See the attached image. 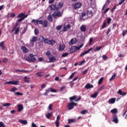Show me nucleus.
Wrapping results in <instances>:
<instances>
[{
  "label": "nucleus",
  "instance_id": "2eb2a0df",
  "mask_svg": "<svg viewBox=\"0 0 127 127\" xmlns=\"http://www.w3.org/2000/svg\"><path fill=\"white\" fill-rule=\"evenodd\" d=\"M80 29L81 31H82V32H85V31L87 30V29L86 28V25H82L80 27Z\"/></svg>",
  "mask_w": 127,
  "mask_h": 127
},
{
  "label": "nucleus",
  "instance_id": "bb28decb",
  "mask_svg": "<svg viewBox=\"0 0 127 127\" xmlns=\"http://www.w3.org/2000/svg\"><path fill=\"white\" fill-rule=\"evenodd\" d=\"M31 22H33L35 25H38V23H39V21H38V20L33 19L32 20Z\"/></svg>",
  "mask_w": 127,
  "mask_h": 127
},
{
  "label": "nucleus",
  "instance_id": "a211bd4d",
  "mask_svg": "<svg viewBox=\"0 0 127 127\" xmlns=\"http://www.w3.org/2000/svg\"><path fill=\"white\" fill-rule=\"evenodd\" d=\"M108 103L109 104H115V103H116V98H111L109 99Z\"/></svg>",
  "mask_w": 127,
  "mask_h": 127
},
{
  "label": "nucleus",
  "instance_id": "6e6552de",
  "mask_svg": "<svg viewBox=\"0 0 127 127\" xmlns=\"http://www.w3.org/2000/svg\"><path fill=\"white\" fill-rule=\"evenodd\" d=\"M93 50V48H90L88 50L83 52L80 55V57H82V56H84V55H86V54H88L90 51H92Z\"/></svg>",
  "mask_w": 127,
  "mask_h": 127
},
{
  "label": "nucleus",
  "instance_id": "7ed1b4c3",
  "mask_svg": "<svg viewBox=\"0 0 127 127\" xmlns=\"http://www.w3.org/2000/svg\"><path fill=\"white\" fill-rule=\"evenodd\" d=\"M81 100V96H79L78 98H77L76 95H74L72 97H69V101L70 102H73L72 101H75V102H79Z\"/></svg>",
  "mask_w": 127,
  "mask_h": 127
},
{
  "label": "nucleus",
  "instance_id": "f257e3e1",
  "mask_svg": "<svg viewBox=\"0 0 127 127\" xmlns=\"http://www.w3.org/2000/svg\"><path fill=\"white\" fill-rule=\"evenodd\" d=\"M25 60L28 62H35L36 61V58H34L33 54H30L28 57L25 58Z\"/></svg>",
  "mask_w": 127,
  "mask_h": 127
},
{
  "label": "nucleus",
  "instance_id": "774afa93",
  "mask_svg": "<svg viewBox=\"0 0 127 127\" xmlns=\"http://www.w3.org/2000/svg\"><path fill=\"white\" fill-rule=\"evenodd\" d=\"M108 10H110V8H107L103 12L104 14H105V13H107V12Z\"/></svg>",
  "mask_w": 127,
  "mask_h": 127
},
{
  "label": "nucleus",
  "instance_id": "0e129e2a",
  "mask_svg": "<svg viewBox=\"0 0 127 127\" xmlns=\"http://www.w3.org/2000/svg\"><path fill=\"white\" fill-rule=\"evenodd\" d=\"M15 14L14 13H11L10 14V17L13 18L15 17Z\"/></svg>",
  "mask_w": 127,
  "mask_h": 127
},
{
  "label": "nucleus",
  "instance_id": "f704fd0d",
  "mask_svg": "<svg viewBox=\"0 0 127 127\" xmlns=\"http://www.w3.org/2000/svg\"><path fill=\"white\" fill-rule=\"evenodd\" d=\"M15 91H18V89L17 88H16V87H14V88H12L11 89V90L10 91V92H11V93H12V92H15Z\"/></svg>",
  "mask_w": 127,
  "mask_h": 127
},
{
  "label": "nucleus",
  "instance_id": "a878e982",
  "mask_svg": "<svg viewBox=\"0 0 127 127\" xmlns=\"http://www.w3.org/2000/svg\"><path fill=\"white\" fill-rule=\"evenodd\" d=\"M48 19L50 22H52L53 21V18L52 17V16L50 14H49L48 16Z\"/></svg>",
  "mask_w": 127,
  "mask_h": 127
},
{
  "label": "nucleus",
  "instance_id": "3c124183",
  "mask_svg": "<svg viewBox=\"0 0 127 127\" xmlns=\"http://www.w3.org/2000/svg\"><path fill=\"white\" fill-rule=\"evenodd\" d=\"M102 59H103V60H107V59H108V57L106 55H103Z\"/></svg>",
  "mask_w": 127,
  "mask_h": 127
},
{
  "label": "nucleus",
  "instance_id": "4d7b16f0",
  "mask_svg": "<svg viewBox=\"0 0 127 127\" xmlns=\"http://www.w3.org/2000/svg\"><path fill=\"white\" fill-rule=\"evenodd\" d=\"M106 25H107V23H106V21H104L103 23L102 28H106Z\"/></svg>",
  "mask_w": 127,
  "mask_h": 127
},
{
  "label": "nucleus",
  "instance_id": "a19ab883",
  "mask_svg": "<svg viewBox=\"0 0 127 127\" xmlns=\"http://www.w3.org/2000/svg\"><path fill=\"white\" fill-rule=\"evenodd\" d=\"M64 4V3H63V2H60L58 5L59 8H61V7H62V6H63Z\"/></svg>",
  "mask_w": 127,
  "mask_h": 127
},
{
  "label": "nucleus",
  "instance_id": "de8ad7c7",
  "mask_svg": "<svg viewBox=\"0 0 127 127\" xmlns=\"http://www.w3.org/2000/svg\"><path fill=\"white\" fill-rule=\"evenodd\" d=\"M51 92H52V93H56L57 92V90L51 87Z\"/></svg>",
  "mask_w": 127,
  "mask_h": 127
},
{
  "label": "nucleus",
  "instance_id": "b1692460",
  "mask_svg": "<svg viewBox=\"0 0 127 127\" xmlns=\"http://www.w3.org/2000/svg\"><path fill=\"white\" fill-rule=\"evenodd\" d=\"M56 7V5L52 4L49 6V8H50V10H53V9H55Z\"/></svg>",
  "mask_w": 127,
  "mask_h": 127
},
{
  "label": "nucleus",
  "instance_id": "1a4fd4ad",
  "mask_svg": "<svg viewBox=\"0 0 127 127\" xmlns=\"http://www.w3.org/2000/svg\"><path fill=\"white\" fill-rule=\"evenodd\" d=\"M77 50H79L78 49L77 47H76V46L72 47L70 49V52L71 53H74V52H76Z\"/></svg>",
  "mask_w": 127,
  "mask_h": 127
},
{
  "label": "nucleus",
  "instance_id": "052dcab7",
  "mask_svg": "<svg viewBox=\"0 0 127 127\" xmlns=\"http://www.w3.org/2000/svg\"><path fill=\"white\" fill-rule=\"evenodd\" d=\"M74 75H75V73L74 72H73V73H72L71 74V75L69 76V79H70V80H71V79H72V78H73V77H74Z\"/></svg>",
  "mask_w": 127,
  "mask_h": 127
},
{
  "label": "nucleus",
  "instance_id": "e433bc0d",
  "mask_svg": "<svg viewBox=\"0 0 127 127\" xmlns=\"http://www.w3.org/2000/svg\"><path fill=\"white\" fill-rule=\"evenodd\" d=\"M99 93L98 92H96L95 93H94L92 95H91V98H97V96H98V94Z\"/></svg>",
  "mask_w": 127,
  "mask_h": 127
},
{
  "label": "nucleus",
  "instance_id": "13d9d810",
  "mask_svg": "<svg viewBox=\"0 0 127 127\" xmlns=\"http://www.w3.org/2000/svg\"><path fill=\"white\" fill-rule=\"evenodd\" d=\"M127 31L126 30H124L122 33V35L124 37V36H126V34L127 33Z\"/></svg>",
  "mask_w": 127,
  "mask_h": 127
},
{
  "label": "nucleus",
  "instance_id": "ddd939ff",
  "mask_svg": "<svg viewBox=\"0 0 127 127\" xmlns=\"http://www.w3.org/2000/svg\"><path fill=\"white\" fill-rule=\"evenodd\" d=\"M67 108H68V110H72L74 109V105H73V103L72 102H71L69 103H68Z\"/></svg>",
  "mask_w": 127,
  "mask_h": 127
},
{
  "label": "nucleus",
  "instance_id": "20e7f679",
  "mask_svg": "<svg viewBox=\"0 0 127 127\" xmlns=\"http://www.w3.org/2000/svg\"><path fill=\"white\" fill-rule=\"evenodd\" d=\"M8 84L9 85H18V84H19V81L18 80H12V81H7L6 82L4 83V85H6Z\"/></svg>",
  "mask_w": 127,
  "mask_h": 127
},
{
  "label": "nucleus",
  "instance_id": "6e6d98bb",
  "mask_svg": "<svg viewBox=\"0 0 127 127\" xmlns=\"http://www.w3.org/2000/svg\"><path fill=\"white\" fill-rule=\"evenodd\" d=\"M46 55H47V56L49 57V56H50V55H51V53H50V51H47L46 53Z\"/></svg>",
  "mask_w": 127,
  "mask_h": 127
},
{
  "label": "nucleus",
  "instance_id": "c85d7f7f",
  "mask_svg": "<svg viewBox=\"0 0 127 127\" xmlns=\"http://www.w3.org/2000/svg\"><path fill=\"white\" fill-rule=\"evenodd\" d=\"M30 41H31V42H36V41H37V37L33 36L32 39L30 40Z\"/></svg>",
  "mask_w": 127,
  "mask_h": 127
},
{
  "label": "nucleus",
  "instance_id": "e2e57ef3",
  "mask_svg": "<svg viewBox=\"0 0 127 127\" xmlns=\"http://www.w3.org/2000/svg\"><path fill=\"white\" fill-rule=\"evenodd\" d=\"M52 104H50L48 108H49V109L50 110V111H52Z\"/></svg>",
  "mask_w": 127,
  "mask_h": 127
},
{
  "label": "nucleus",
  "instance_id": "473e14b6",
  "mask_svg": "<svg viewBox=\"0 0 127 127\" xmlns=\"http://www.w3.org/2000/svg\"><path fill=\"white\" fill-rule=\"evenodd\" d=\"M116 76H117V74L114 73V74L112 76L111 78L110 79V81H113L114 79H115Z\"/></svg>",
  "mask_w": 127,
  "mask_h": 127
},
{
  "label": "nucleus",
  "instance_id": "dca6fc26",
  "mask_svg": "<svg viewBox=\"0 0 127 127\" xmlns=\"http://www.w3.org/2000/svg\"><path fill=\"white\" fill-rule=\"evenodd\" d=\"M85 89L89 90V89H91L92 88H94V85L90 84V83H87L85 86Z\"/></svg>",
  "mask_w": 127,
  "mask_h": 127
},
{
  "label": "nucleus",
  "instance_id": "603ef678",
  "mask_svg": "<svg viewBox=\"0 0 127 127\" xmlns=\"http://www.w3.org/2000/svg\"><path fill=\"white\" fill-rule=\"evenodd\" d=\"M61 28H62V26L61 25H59L56 27L57 30H61Z\"/></svg>",
  "mask_w": 127,
  "mask_h": 127
},
{
  "label": "nucleus",
  "instance_id": "4468645a",
  "mask_svg": "<svg viewBox=\"0 0 127 127\" xmlns=\"http://www.w3.org/2000/svg\"><path fill=\"white\" fill-rule=\"evenodd\" d=\"M21 49L22 50L23 53H27V52H28V49L24 46H22Z\"/></svg>",
  "mask_w": 127,
  "mask_h": 127
},
{
  "label": "nucleus",
  "instance_id": "7c9ffc66",
  "mask_svg": "<svg viewBox=\"0 0 127 127\" xmlns=\"http://www.w3.org/2000/svg\"><path fill=\"white\" fill-rule=\"evenodd\" d=\"M15 96H23V93L19 92H16L14 93Z\"/></svg>",
  "mask_w": 127,
  "mask_h": 127
},
{
  "label": "nucleus",
  "instance_id": "cd10ccee",
  "mask_svg": "<svg viewBox=\"0 0 127 127\" xmlns=\"http://www.w3.org/2000/svg\"><path fill=\"white\" fill-rule=\"evenodd\" d=\"M110 113H112V114H117L118 109H117L116 108L113 109L111 110Z\"/></svg>",
  "mask_w": 127,
  "mask_h": 127
},
{
  "label": "nucleus",
  "instance_id": "a18cd8bd",
  "mask_svg": "<svg viewBox=\"0 0 127 127\" xmlns=\"http://www.w3.org/2000/svg\"><path fill=\"white\" fill-rule=\"evenodd\" d=\"M104 80V78L101 77L99 80H98V84L100 85V84H102V82H103V80Z\"/></svg>",
  "mask_w": 127,
  "mask_h": 127
},
{
  "label": "nucleus",
  "instance_id": "680f3d73",
  "mask_svg": "<svg viewBox=\"0 0 127 127\" xmlns=\"http://www.w3.org/2000/svg\"><path fill=\"white\" fill-rule=\"evenodd\" d=\"M66 88V86H63L61 87L60 91L61 92L62 91H63L64 90H65V88Z\"/></svg>",
  "mask_w": 127,
  "mask_h": 127
},
{
  "label": "nucleus",
  "instance_id": "0eeeda50",
  "mask_svg": "<svg viewBox=\"0 0 127 127\" xmlns=\"http://www.w3.org/2000/svg\"><path fill=\"white\" fill-rule=\"evenodd\" d=\"M112 122H114L115 124L119 123V119H118V116L116 114H114L112 116Z\"/></svg>",
  "mask_w": 127,
  "mask_h": 127
},
{
  "label": "nucleus",
  "instance_id": "4c0bfd02",
  "mask_svg": "<svg viewBox=\"0 0 127 127\" xmlns=\"http://www.w3.org/2000/svg\"><path fill=\"white\" fill-rule=\"evenodd\" d=\"M37 76H38V77H43V75L42 74V72H37L36 73Z\"/></svg>",
  "mask_w": 127,
  "mask_h": 127
},
{
  "label": "nucleus",
  "instance_id": "79ce46f5",
  "mask_svg": "<svg viewBox=\"0 0 127 127\" xmlns=\"http://www.w3.org/2000/svg\"><path fill=\"white\" fill-rule=\"evenodd\" d=\"M107 23L108 24H110V23H111V22H112V18L108 17L107 18Z\"/></svg>",
  "mask_w": 127,
  "mask_h": 127
},
{
  "label": "nucleus",
  "instance_id": "f8f14e48",
  "mask_svg": "<svg viewBox=\"0 0 127 127\" xmlns=\"http://www.w3.org/2000/svg\"><path fill=\"white\" fill-rule=\"evenodd\" d=\"M49 61L48 62V63H52L56 61V58H55V57H52L49 58Z\"/></svg>",
  "mask_w": 127,
  "mask_h": 127
},
{
  "label": "nucleus",
  "instance_id": "bf43d9fd",
  "mask_svg": "<svg viewBox=\"0 0 127 127\" xmlns=\"http://www.w3.org/2000/svg\"><path fill=\"white\" fill-rule=\"evenodd\" d=\"M88 73V69H85L82 72L83 75H85V74H87Z\"/></svg>",
  "mask_w": 127,
  "mask_h": 127
},
{
  "label": "nucleus",
  "instance_id": "39448f33",
  "mask_svg": "<svg viewBox=\"0 0 127 127\" xmlns=\"http://www.w3.org/2000/svg\"><path fill=\"white\" fill-rule=\"evenodd\" d=\"M45 43H47V44H49L50 45H54L55 44L56 42L54 40H49L48 39H45L44 40Z\"/></svg>",
  "mask_w": 127,
  "mask_h": 127
},
{
  "label": "nucleus",
  "instance_id": "2f4dec72",
  "mask_svg": "<svg viewBox=\"0 0 127 127\" xmlns=\"http://www.w3.org/2000/svg\"><path fill=\"white\" fill-rule=\"evenodd\" d=\"M3 107H9V106H11V104L9 103H3L2 104Z\"/></svg>",
  "mask_w": 127,
  "mask_h": 127
},
{
  "label": "nucleus",
  "instance_id": "338daca9",
  "mask_svg": "<svg viewBox=\"0 0 127 127\" xmlns=\"http://www.w3.org/2000/svg\"><path fill=\"white\" fill-rule=\"evenodd\" d=\"M42 89H44L46 87V84H43L41 86Z\"/></svg>",
  "mask_w": 127,
  "mask_h": 127
},
{
  "label": "nucleus",
  "instance_id": "4be33fe9",
  "mask_svg": "<svg viewBox=\"0 0 127 127\" xmlns=\"http://www.w3.org/2000/svg\"><path fill=\"white\" fill-rule=\"evenodd\" d=\"M30 79V78L27 77V76H25L24 77V81L25 83H30V82H29Z\"/></svg>",
  "mask_w": 127,
  "mask_h": 127
},
{
  "label": "nucleus",
  "instance_id": "5fc2aeb1",
  "mask_svg": "<svg viewBox=\"0 0 127 127\" xmlns=\"http://www.w3.org/2000/svg\"><path fill=\"white\" fill-rule=\"evenodd\" d=\"M2 62H3V63H7V62H8V59H7V58H4Z\"/></svg>",
  "mask_w": 127,
  "mask_h": 127
},
{
  "label": "nucleus",
  "instance_id": "c756f323",
  "mask_svg": "<svg viewBox=\"0 0 127 127\" xmlns=\"http://www.w3.org/2000/svg\"><path fill=\"white\" fill-rule=\"evenodd\" d=\"M24 13H20L17 16V18H22L23 17H24Z\"/></svg>",
  "mask_w": 127,
  "mask_h": 127
},
{
  "label": "nucleus",
  "instance_id": "423d86ee",
  "mask_svg": "<svg viewBox=\"0 0 127 127\" xmlns=\"http://www.w3.org/2000/svg\"><path fill=\"white\" fill-rule=\"evenodd\" d=\"M82 6V3L81 2H77L72 4L73 8L74 9H78V8H80Z\"/></svg>",
  "mask_w": 127,
  "mask_h": 127
},
{
  "label": "nucleus",
  "instance_id": "5701e85b",
  "mask_svg": "<svg viewBox=\"0 0 127 127\" xmlns=\"http://www.w3.org/2000/svg\"><path fill=\"white\" fill-rule=\"evenodd\" d=\"M43 25L44 27H47L48 25V21H47V20H45L44 22L43 23Z\"/></svg>",
  "mask_w": 127,
  "mask_h": 127
},
{
  "label": "nucleus",
  "instance_id": "09e8293b",
  "mask_svg": "<svg viewBox=\"0 0 127 127\" xmlns=\"http://www.w3.org/2000/svg\"><path fill=\"white\" fill-rule=\"evenodd\" d=\"M55 124L57 127H59L60 125V123L59 122V121H58V120L56 121Z\"/></svg>",
  "mask_w": 127,
  "mask_h": 127
},
{
  "label": "nucleus",
  "instance_id": "864d4df0",
  "mask_svg": "<svg viewBox=\"0 0 127 127\" xmlns=\"http://www.w3.org/2000/svg\"><path fill=\"white\" fill-rule=\"evenodd\" d=\"M68 55H69V54L67 53H65L62 55V57H66V56H68Z\"/></svg>",
  "mask_w": 127,
  "mask_h": 127
},
{
  "label": "nucleus",
  "instance_id": "412c9836",
  "mask_svg": "<svg viewBox=\"0 0 127 127\" xmlns=\"http://www.w3.org/2000/svg\"><path fill=\"white\" fill-rule=\"evenodd\" d=\"M23 110V106L22 105H19L18 106V112H21Z\"/></svg>",
  "mask_w": 127,
  "mask_h": 127
},
{
  "label": "nucleus",
  "instance_id": "c9c22d12",
  "mask_svg": "<svg viewBox=\"0 0 127 127\" xmlns=\"http://www.w3.org/2000/svg\"><path fill=\"white\" fill-rule=\"evenodd\" d=\"M46 117L47 118V119H50V118H51V117H52V115L51 113H48L46 115Z\"/></svg>",
  "mask_w": 127,
  "mask_h": 127
},
{
  "label": "nucleus",
  "instance_id": "ea45409f",
  "mask_svg": "<svg viewBox=\"0 0 127 127\" xmlns=\"http://www.w3.org/2000/svg\"><path fill=\"white\" fill-rule=\"evenodd\" d=\"M74 122H75V120L74 119H68V124H72Z\"/></svg>",
  "mask_w": 127,
  "mask_h": 127
},
{
  "label": "nucleus",
  "instance_id": "f3484780",
  "mask_svg": "<svg viewBox=\"0 0 127 127\" xmlns=\"http://www.w3.org/2000/svg\"><path fill=\"white\" fill-rule=\"evenodd\" d=\"M118 94H119V95H121V96H126V95H127V93L122 91L121 89L119 90Z\"/></svg>",
  "mask_w": 127,
  "mask_h": 127
},
{
  "label": "nucleus",
  "instance_id": "37998d69",
  "mask_svg": "<svg viewBox=\"0 0 127 127\" xmlns=\"http://www.w3.org/2000/svg\"><path fill=\"white\" fill-rule=\"evenodd\" d=\"M103 48V46L98 47L96 48L95 50V51H99V50H101Z\"/></svg>",
  "mask_w": 127,
  "mask_h": 127
},
{
  "label": "nucleus",
  "instance_id": "8fccbe9b",
  "mask_svg": "<svg viewBox=\"0 0 127 127\" xmlns=\"http://www.w3.org/2000/svg\"><path fill=\"white\" fill-rule=\"evenodd\" d=\"M34 32H35V35H37V34H38V33H39V31L38 30V29L36 28L34 30Z\"/></svg>",
  "mask_w": 127,
  "mask_h": 127
},
{
  "label": "nucleus",
  "instance_id": "393cba45",
  "mask_svg": "<svg viewBox=\"0 0 127 127\" xmlns=\"http://www.w3.org/2000/svg\"><path fill=\"white\" fill-rule=\"evenodd\" d=\"M87 15H88V16H93V15H94V13H93V11L92 10H89L87 11Z\"/></svg>",
  "mask_w": 127,
  "mask_h": 127
},
{
  "label": "nucleus",
  "instance_id": "58836bf2",
  "mask_svg": "<svg viewBox=\"0 0 127 127\" xmlns=\"http://www.w3.org/2000/svg\"><path fill=\"white\" fill-rule=\"evenodd\" d=\"M84 63H86V61H85V60L79 63L78 65L79 66H82V65H83V64H84Z\"/></svg>",
  "mask_w": 127,
  "mask_h": 127
},
{
  "label": "nucleus",
  "instance_id": "c03bdc74",
  "mask_svg": "<svg viewBox=\"0 0 127 127\" xmlns=\"http://www.w3.org/2000/svg\"><path fill=\"white\" fill-rule=\"evenodd\" d=\"M19 32V27H18L16 29L14 34H18V33Z\"/></svg>",
  "mask_w": 127,
  "mask_h": 127
},
{
  "label": "nucleus",
  "instance_id": "f03ea898",
  "mask_svg": "<svg viewBox=\"0 0 127 127\" xmlns=\"http://www.w3.org/2000/svg\"><path fill=\"white\" fill-rule=\"evenodd\" d=\"M52 16L54 18H57V17H60L62 16V13H61V11L57 10L53 12L52 14Z\"/></svg>",
  "mask_w": 127,
  "mask_h": 127
},
{
  "label": "nucleus",
  "instance_id": "72a5a7b5",
  "mask_svg": "<svg viewBox=\"0 0 127 127\" xmlns=\"http://www.w3.org/2000/svg\"><path fill=\"white\" fill-rule=\"evenodd\" d=\"M45 39H44V37L43 36H41L39 38V40L40 42H43Z\"/></svg>",
  "mask_w": 127,
  "mask_h": 127
},
{
  "label": "nucleus",
  "instance_id": "69168bd1",
  "mask_svg": "<svg viewBox=\"0 0 127 127\" xmlns=\"http://www.w3.org/2000/svg\"><path fill=\"white\" fill-rule=\"evenodd\" d=\"M23 18H20V19H18L17 21V22H21V21H22V20H23Z\"/></svg>",
  "mask_w": 127,
  "mask_h": 127
},
{
  "label": "nucleus",
  "instance_id": "9b49d317",
  "mask_svg": "<svg viewBox=\"0 0 127 127\" xmlns=\"http://www.w3.org/2000/svg\"><path fill=\"white\" fill-rule=\"evenodd\" d=\"M70 28H71V25H70V24H68L66 25V26H64V27L63 31H64V32H65V31H67V29H70Z\"/></svg>",
  "mask_w": 127,
  "mask_h": 127
},
{
  "label": "nucleus",
  "instance_id": "aec40b11",
  "mask_svg": "<svg viewBox=\"0 0 127 127\" xmlns=\"http://www.w3.org/2000/svg\"><path fill=\"white\" fill-rule=\"evenodd\" d=\"M64 49H65V45L64 44L60 45L59 46L60 51H63Z\"/></svg>",
  "mask_w": 127,
  "mask_h": 127
},
{
  "label": "nucleus",
  "instance_id": "49530a36",
  "mask_svg": "<svg viewBox=\"0 0 127 127\" xmlns=\"http://www.w3.org/2000/svg\"><path fill=\"white\" fill-rule=\"evenodd\" d=\"M86 113H88V111H87L86 110H83L81 111L80 112V113L82 114V115H85V114H86Z\"/></svg>",
  "mask_w": 127,
  "mask_h": 127
},
{
  "label": "nucleus",
  "instance_id": "6ab92c4d",
  "mask_svg": "<svg viewBox=\"0 0 127 127\" xmlns=\"http://www.w3.org/2000/svg\"><path fill=\"white\" fill-rule=\"evenodd\" d=\"M19 123L22 124V125H27V121L23 120H19Z\"/></svg>",
  "mask_w": 127,
  "mask_h": 127
},
{
  "label": "nucleus",
  "instance_id": "9d476101",
  "mask_svg": "<svg viewBox=\"0 0 127 127\" xmlns=\"http://www.w3.org/2000/svg\"><path fill=\"white\" fill-rule=\"evenodd\" d=\"M77 43V39L76 38L71 39L69 42V45H73V44H76Z\"/></svg>",
  "mask_w": 127,
  "mask_h": 127
}]
</instances>
